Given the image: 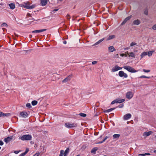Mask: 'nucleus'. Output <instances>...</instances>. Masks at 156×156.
Here are the masks:
<instances>
[{
    "instance_id": "1",
    "label": "nucleus",
    "mask_w": 156,
    "mask_h": 156,
    "mask_svg": "<svg viewBox=\"0 0 156 156\" xmlns=\"http://www.w3.org/2000/svg\"><path fill=\"white\" fill-rule=\"evenodd\" d=\"M32 137L31 135L29 134L25 135L20 137L19 138V140L20 139L22 140H32Z\"/></svg>"
},
{
    "instance_id": "2",
    "label": "nucleus",
    "mask_w": 156,
    "mask_h": 156,
    "mask_svg": "<svg viewBox=\"0 0 156 156\" xmlns=\"http://www.w3.org/2000/svg\"><path fill=\"white\" fill-rule=\"evenodd\" d=\"M65 126L67 128L70 129L77 126V124L75 122H66L65 124Z\"/></svg>"
},
{
    "instance_id": "3",
    "label": "nucleus",
    "mask_w": 156,
    "mask_h": 156,
    "mask_svg": "<svg viewBox=\"0 0 156 156\" xmlns=\"http://www.w3.org/2000/svg\"><path fill=\"white\" fill-rule=\"evenodd\" d=\"M123 68L129 72L131 73H136L138 71L135 70L133 68L129 66H124Z\"/></svg>"
},
{
    "instance_id": "4",
    "label": "nucleus",
    "mask_w": 156,
    "mask_h": 156,
    "mask_svg": "<svg viewBox=\"0 0 156 156\" xmlns=\"http://www.w3.org/2000/svg\"><path fill=\"white\" fill-rule=\"evenodd\" d=\"M29 113V112H27L26 111H23L20 112V116L23 118H26L28 117Z\"/></svg>"
},
{
    "instance_id": "5",
    "label": "nucleus",
    "mask_w": 156,
    "mask_h": 156,
    "mask_svg": "<svg viewBox=\"0 0 156 156\" xmlns=\"http://www.w3.org/2000/svg\"><path fill=\"white\" fill-rule=\"evenodd\" d=\"M119 76L121 77H124V78H127L128 77V75L126 73H125L123 71H121L119 72Z\"/></svg>"
},
{
    "instance_id": "6",
    "label": "nucleus",
    "mask_w": 156,
    "mask_h": 156,
    "mask_svg": "<svg viewBox=\"0 0 156 156\" xmlns=\"http://www.w3.org/2000/svg\"><path fill=\"white\" fill-rule=\"evenodd\" d=\"M133 96V94L131 92L129 91L126 93V97L127 98L130 99Z\"/></svg>"
},
{
    "instance_id": "7",
    "label": "nucleus",
    "mask_w": 156,
    "mask_h": 156,
    "mask_svg": "<svg viewBox=\"0 0 156 156\" xmlns=\"http://www.w3.org/2000/svg\"><path fill=\"white\" fill-rule=\"evenodd\" d=\"M122 68L119 67L118 66L116 65L113 67L112 71L115 72L120 69H121Z\"/></svg>"
},
{
    "instance_id": "8",
    "label": "nucleus",
    "mask_w": 156,
    "mask_h": 156,
    "mask_svg": "<svg viewBox=\"0 0 156 156\" xmlns=\"http://www.w3.org/2000/svg\"><path fill=\"white\" fill-rule=\"evenodd\" d=\"M131 117V114L130 113H128L124 115L123 116V119L124 120H127L130 118Z\"/></svg>"
},
{
    "instance_id": "9",
    "label": "nucleus",
    "mask_w": 156,
    "mask_h": 156,
    "mask_svg": "<svg viewBox=\"0 0 156 156\" xmlns=\"http://www.w3.org/2000/svg\"><path fill=\"white\" fill-rule=\"evenodd\" d=\"M72 75H69L67 77L65 78L63 80L62 82L63 83H66L67 82L71 80L72 78Z\"/></svg>"
},
{
    "instance_id": "10",
    "label": "nucleus",
    "mask_w": 156,
    "mask_h": 156,
    "mask_svg": "<svg viewBox=\"0 0 156 156\" xmlns=\"http://www.w3.org/2000/svg\"><path fill=\"white\" fill-rule=\"evenodd\" d=\"M12 139V136H8L7 138H5L4 141L6 143H8Z\"/></svg>"
},
{
    "instance_id": "11",
    "label": "nucleus",
    "mask_w": 156,
    "mask_h": 156,
    "mask_svg": "<svg viewBox=\"0 0 156 156\" xmlns=\"http://www.w3.org/2000/svg\"><path fill=\"white\" fill-rule=\"evenodd\" d=\"M153 133V132L151 131H149L148 132H144L143 135L144 136H147L150 135L151 134Z\"/></svg>"
},
{
    "instance_id": "12",
    "label": "nucleus",
    "mask_w": 156,
    "mask_h": 156,
    "mask_svg": "<svg viewBox=\"0 0 156 156\" xmlns=\"http://www.w3.org/2000/svg\"><path fill=\"white\" fill-rule=\"evenodd\" d=\"M48 0H41V5L42 6L45 5L48 3Z\"/></svg>"
},
{
    "instance_id": "13",
    "label": "nucleus",
    "mask_w": 156,
    "mask_h": 156,
    "mask_svg": "<svg viewBox=\"0 0 156 156\" xmlns=\"http://www.w3.org/2000/svg\"><path fill=\"white\" fill-rule=\"evenodd\" d=\"M115 37V36L114 35H111L107 36L106 39V41H108L114 38Z\"/></svg>"
},
{
    "instance_id": "14",
    "label": "nucleus",
    "mask_w": 156,
    "mask_h": 156,
    "mask_svg": "<svg viewBox=\"0 0 156 156\" xmlns=\"http://www.w3.org/2000/svg\"><path fill=\"white\" fill-rule=\"evenodd\" d=\"M47 30L46 29H42V30H34L32 32V33H39L42 32H43Z\"/></svg>"
},
{
    "instance_id": "15",
    "label": "nucleus",
    "mask_w": 156,
    "mask_h": 156,
    "mask_svg": "<svg viewBox=\"0 0 156 156\" xmlns=\"http://www.w3.org/2000/svg\"><path fill=\"white\" fill-rule=\"evenodd\" d=\"M108 51L110 52H112L116 50V49L113 46H111L108 47Z\"/></svg>"
},
{
    "instance_id": "16",
    "label": "nucleus",
    "mask_w": 156,
    "mask_h": 156,
    "mask_svg": "<svg viewBox=\"0 0 156 156\" xmlns=\"http://www.w3.org/2000/svg\"><path fill=\"white\" fill-rule=\"evenodd\" d=\"M131 18L130 16H128L124 20L122 23L121 25H123L125 24L126 22L129 20Z\"/></svg>"
},
{
    "instance_id": "17",
    "label": "nucleus",
    "mask_w": 156,
    "mask_h": 156,
    "mask_svg": "<svg viewBox=\"0 0 156 156\" xmlns=\"http://www.w3.org/2000/svg\"><path fill=\"white\" fill-rule=\"evenodd\" d=\"M126 54H127L128 55H129V57H131L133 58L135 57V54L133 52H130L129 53H128V51H126Z\"/></svg>"
},
{
    "instance_id": "18",
    "label": "nucleus",
    "mask_w": 156,
    "mask_h": 156,
    "mask_svg": "<svg viewBox=\"0 0 156 156\" xmlns=\"http://www.w3.org/2000/svg\"><path fill=\"white\" fill-rule=\"evenodd\" d=\"M140 23V21L137 19V20H134L133 21V24L135 25H138Z\"/></svg>"
},
{
    "instance_id": "19",
    "label": "nucleus",
    "mask_w": 156,
    "mask_h": 156,
    "mask_svg": "<svg viewBox=\"0 0 156 156\" xmlns=\"http://www.w3.org/2000/svg\"><path fill=\"white\" fill-rule=\"evenodd\" d=\"M98 148L97 147H94L92 149L91 151V152L94 154H95L96 152L98 150Z\"/></svg>"
},
{
    "instance_id": "20",
    "label": "nucleus",
    "mask_w": 156,
    "mask_h": 156,
    "mask_svg": "<svg viewBox=\"0 0 156 156\" xmlns=\"http://www.w3.org/2000/svg\"><path fill=\"white\" fill-rule=\"evenodd\" d=\"M9 6L10 8L12 9H13L15 8V5L14 4L12 3L9 4Z\"/></svg>"
},
{
    "instance_id": "21",
    "label": "nucleus",
    "mask_w": 156,
    "mask_h": 156,
    "mask_svg": "<svg viewBox=\"0 0 156 156\" xmlns=\"http://www.w3.org/2000/svg\"><path fill=\"white\" fill-rule=\"evenodd\" d=\"M69 148H67L66 149V150L64 153V156H67V154L69 153Z\"/></svg>"
},
{
    "instance_id": "22",
    "label": "nucleus",
    "mask_w": 156,
    "mask_h": 156,
    "mask_svg": "<svg viewBox=\"0 0 156 156\" xmlns=\"http://www.w3.org/2000/svg\"><path fill=\"white\" fill-rule=\"evenodd\" d=\"M116 100V102L117 103H122L125 101V99H117Z\"/></svg>"
},
{
    "instance_id": "23",
    "label": "nucleus",
    "mask_w": 156,
    "mask_h": 156,
    "mask_svg": "<svg viewBox=\"0 0 156 156\" xmlns=\"http://www.w3.org/2000/svg\"><path fill=\"white\" fill-rule=\"evenodd\" d=\"M120 136V135L119 134H115L113 135V138L115 139H118Z\"/></svg>"
},
{
    "instance_id": "24",
    "label": "nucleus",
    "mask_w": 156,
    "mask_h": 156,
    "mask_svg": "<svg viewBox=\"0 0 156 156\" xmlns=\"http://www.w3.org/2000/svg\"><path fill=\"white\" fill-rule=\"evenodd\" d=\"M154 51H148L147 53V55L148 56L150 57L152 55V54Z\"/></svg>"
},
{
    "instance_id": "25",
    "label": "nucleus",
    "mask_w": 156,
    "mask_h": 156,
    "mask_svg": "<svg viewBox=\"0 0 156 156\" xmlns=\"http://www.w3.org/2000/svg\"><path fill=\"white\" fill-rule=\"evenodd\" d=\"M28 3V2H24L23 3V7L27 9L26 6H29V5Z\"/></svg>"
},
{
    "instance_id": "26",
    "label": "nucleus",
    "mask_w": 156,
    "mask_h": 156,
    "mask_svg": "<svg viewBox=\"0 0 156 156\" xmlns=\"http://www.w3.org/2000/svg\"><path fill=\"white\" fill-rule=\"evenodd\" d=\"M147 55V53L146 52H144L142 53L140 55V56L141 57V58H143L144 56Z\"/></svg>"
},
{
    "instance_id": "27",
    "label": "nucleus",
    "mask_w": 156,
    "mask_h": 156,
    "mask_svg": "<svg viewBox=\"0 0 156 156\" xmlns=\"http://www.w3.org/2000/svg\"><path fill=\"white\" fill-rule=\"evenodd\" d=\"M115 108H112L104 111L105 112H109L115 109Z\"/></svg>"
},
{
    "instance_id": "28",
    "label": "nucleus",
    "mask_w": 156,
    "mask_h": 156,
    "mask_svg": "<svg viewBox=\"0 0 156 156\" xmlns=\"http://www.w3.org/2000/svg\"><path fill=\"white\" fill-rule=\"evenodd\" d=\"M35 7V5H32L31 6L29 5V6H27L26 7L27 8V9H31L34 8Z\"/></svg>"
},
{
    "instance_id": "29",
    "label": "nucleus",
    "mask_w": 156,
    "mask_h": 156,
    "mask_svg": "<svg viewBox=\"0 0 156 156\" xmlns=\"http://www.w3.org/2000/svg\"><path fill=\"white\" fill-rule=\"evenodd\" d=\"M37 103V102L36 101H32L31 104L32 105L34 106L36 105Z\"/></svg>"
},
{
    "instance_id": "30",
    "label": "nucleus",
    "mask_w": 156,
    "mask_h": 156,
    "mask_svg": "<svg viewBox=\"0 0 156 156\" xmlns=\"http://www.w3.org/2000/svg\"><path fill=\"white\" fill-rule=\"evenodd\" d=\"M79 115L83 117H85L87 116V115L86 114L83 113H80L79 114Z\"/></svg>"
},
{
    "instance_id": "31",
    "label": "nucleus",
    "mask_w": 156,
    "mask_h": 156,
    "mask_svg": "<svg viewBox=\"0 0 156 156\" xmlns=\"http://www.w3.org/2000/svg\"><path fill=\"white\" fill-rule=\"evenodd\" d=\"M10 115V113H5V114H4V113H3L2 115V116H9Z\"/></svg>"
},
{
    "instance_id": "32",
    "label": "nucleus",
    "mask_w": 156,
    "mask_h": 156,
    "mask_svg": "<svg viewBox=\"0 0 156 156\" xmlns=\"http://www.w3.org/2000/svg\"><path fill=\"white\" fill-rule=\"evenodd\" d=\"M1 27H7L8 25L5 23H3L1 24Z\"/></svg>"
},
{
    "instance_id": "33",
    "label": "nucleus",
    "mask_w": 156,
    "mask_h": 156,
    "mask_svg": "<svg viewBox=\"0 0 156 156\" xmlns=\"http://www.w3.org/2000/svg\"><path fill=\"white\" fill-rule=\"evenodd\" d=\"M26 106L28 108H30L31 107V104L30 103H27L26 105Z\"/></svg>"
},
{
    "instance_id": "34",
    "label": "nucleus",
    "mask_w": 156,
    "mask_h": 156,
    "mask_svg": "<svg viewBox=\"0 0 156 156\" xmlns=\"http://www.w3.org/2000/svg\"><path fill=\"white\" fill-rule=\"evenodd\" d=\"M64 151L63 150H61L60 151V154L59 155V156H62L63 154H64Z\"/></svg>"
},
{
    "instance_id": "35",
    "label": "nucleus",
    "mask_w": 156,
    "mask_h": 156,
    "mask_svg": "<svg viewBox=\"0 0 156 156\" xmlns=\"http://www.w3.org/2000/svg\"><path fill=\"white\" fill-rule=\"evenodd\" d=\"M143 71L144 72H145V73H149V72H150V70H146L145 69H143Z\"/></svg>"
},
{
    "instance_id": "36",
    "label": "nucleus",
    "mask_w": 156,
    "mask_h": 156,
    "mask_svg": "<svg viewBox=\"0 0 156 156\" xmlns=\"http://www.w3.org/2000/svg\"><path fill=\"white\" fill-rule=\"evenodd\" d=\"M124 106V105L123 104L120 105H119L117 107H119V108H122Z\"/></svg>"
},
{
    "instance_id": "37",
    "label": "nucleus",
    "mask_w": 156,
    "mask_h": 156,
    "mask_svg": "<svg viewBox=\"0 0 156 156\" xmlns=\"http://www.w3.org/2000/svg\"><path fill=\"white\" fill-rule=\"evenodd\" d=\"M136 43L133 42L130 44V46L131 47H132L135 45H136Z\"/></svg>"
},
{
    "instance_id": "38",
    "label": "nucleus",
    "mask_w": 156,
    "mask_h": 156,
    "mask_svg": "<svg viewBox=\"0 0 156 156\" xmlns=\"http://www.w3.org/2000/svg\"><path fill=\"white\" fill-rule=\"evenodd\" d=\"M29 151V149L28 148H27L25 152L23 153H24V154H26L27 153V152H28Z\"/></svg>"
},
{
    "instance_id": "39",
    "label": "nucleus",
    "mask_w": 156,
    "mask_h": 156,
    "mask_svg": "<svg viewBox=\"0 0 156 156\" xmlns=\"http://www.w3.org/2000/svg\"><path fill=\"white\" fill-rule=\"evenodd\" d=\"M152 28L154 30H156V24L153 25L152 27Z\"/></svg>"
},
{
    "instance_id": "40",
    "label": "nucleus",
    "mask_w": 156,
    "mask_h": 156,
    "mask_svg": "<svg viewBox=\"0 0 156 156\" xmlns=\"http://www.w3.org/2000/svg\"><path fill=\"white\" fill-rule=\"evenodd\" d=\"M115 103H117V102H116V99L115 100H114V101H113L112 102H111V104L112 105H113Z\"/></svg>"
},
{
    "instance_id": "41",
    "label": "nucleus",
    "mask_w": 156,
    "mask_h": 156,
    "mask_svg": "<svg viewBox=\"0 0 156 156\" xmlns=\"http://www.w3.org/2000/svg\"><path fill=\"white\" fill-rule=\"evenodd\" d=\"M105 38H103L101 39L100 40H99L98 41L99 42V43H100L101 42L103 41L104 40Z\"/></svg>"
},
{
    "instance_id": "42",
    "label": "nucleus",
    "mask_w": 156,
    "mask_h": 156,
    "mask_svg": "<svg viewBox=\"0 0 156 156\" xmlns=\"http://www.w3.org/2000/svg\"><path fill=\"white\" fill-rule=\"evenodd\" d=\"M97 63V61H93V62H92V64L93 65H94V64Z\"/></svg>"
},
{
    "instance_id": "43",
    "label": "nucleus",
    "mask_w": 156,
    "mask_h": 156,
    "mask_svg": "<svg viewBox=\"0 0 156 156\" xmlns=\"http://www.w3.org/2000/svg\"><path fill=\"white\" fill-rule=\"evenodd\" d=\"M108 137L107 136H106L105 137L104 139L103 140V141L104 142L108 138Z\"/></svg>"
},
{
    "instance_id": "44",
    "label": "nucleus",
    "mask_w": 156,
    "mask_h": 156,
    "mask_svg": "<svg viewBox=\"0 0 156 156\" xmlns=\"http://www.w3.org/2000/svg\"><path fill=\"white\" fill-rule=\"evenodd\" d=\"M121 56H125V57H126L127 56V55L126 54H122L121 55Z\"/></svg>"
},
{
    "instance_id": "45",
    "label": "nucleus",
    "mask_w": 156,
    "mask_h": 156,
    "mask_svg": "<svg viewBox=\"0 0 156 156\" xmlns=\"http://www.w3.org/2000/svg\"><path fill=\"white\" fill-rule=\"evenodd\" d=\"M144 13L146 15H147L148 14V11H147V10H145V11H144Z\"/></svg>"
},
{
    "instance_id": "46",
    "label": "nucleus",
    "mask_w": 156,
    "mask_h": 156,
    "mask_svg": "<svg viewBox=\"0 0 156 156\" xmlns=\"http://www.w3.org/2000/svg\"><path fill=\"white\" fill-rule=\"evenodd\" d=\"M146 77H147V76H142L139 77L140 78H146Z\"/></svg>"
},
{
    "instance_id": "47",
    "label": "nucleus",
    "mask_w": 156,
    "mask_h": 156,
    "mask_svg": "<svg viewBox=\"0 0 156 156\" xmlns=\"http://www.w3.org/2000/svg\"><path fill=\"white\" fill-rule=\"evenodd\" d=\"M99 42H98V41H97V42H96V43H95L94 45H93V46H95V45H96L98 44H99Z\"/></svg>"
},
{
    "instance_id": "48",
    "label": "nucleus",
    "mask_w": 156,
    "mask_h": 156,
    "mask_svg": "<svg viewBox=\"0 0 156 156\" xmlns=\"http://www.w3.org/2000/svg\"><path fill=\"white\" fill-rule=\"evenodd\" d=\"M4 144L3 142V141L2 140H0V145H3Z\"/></svg>"
},
{
    "instance_id": "49",
    "label": "nucleus",
    "mask_w": 156,
    "mask_h": 156,
    "mask_svg": "<svg viewBox=\"0 0 156 156\" xmlns=\"http://www.w3.org/2000/svg\"><path fill=\"white\" fill-rule=\"evenodd\" d=\"M25 154L23 153L21 154L19 156H24Z\"/></svg>"
},
{
    "instance_id": "50",
    "label": "nucleus",
    "mask_w": 156,
    "mask_h": 156,
    "mask_svg": "<svg viewBox=\"0 0 156 156\" xmlns=\"http://www.w3.org/2000/svg\"><path fill=\"white\" fill-rule=\"evenodd\" d=\"M19 152V151H14V153L16 154H17Z\"/></svg>"
},
{
    "instance_id": "51",
    "label": "nucleus",
    "mask_w": 156,
    "mask_h": 156,
    "mask_svg": "<svg viewBox=\"0 0 156 156\" xmlns=\"http://www.w3.org/2000/svg\"><path fill=\"white\" fill-rule=\"evenodd\" d=\"M58 9H54L52 11V12H54V11H57L58 10Z\"/></svg>"
},
{
    "instance_id": "52",
    "label": "nucleus",
    "mask_w": 156,
    "mask_h": 156,
    "mask_svg": "<svg viewBox=\"0 0 156 156\" xmlns=\"http://www.w3.org/2000/svg\"><path fill=\"white\" fill-rule=\"evenodd\" d=\"M139 156H145V154H139Z\"/></svg>"
},
{
    "instance_id": "53",
    "label": "nucleus",
    "mask_w": 156,
    "mask_h": 156,
    "mask_svg": "<svg viewBox=\"0 0 156 156\" xmlns=\"http://www.w3.org/2000/svg\"><path fill=\"white\" fill-rule=\"evenodd\" d=\"M103 142H104V141H103L102 140V141H100L98 142L97 143L98 144H101L102 143H103Z\"/></svg>"
},
{
    "instance_id": "54",
    "label": "nucleus",
    "mask_w": 156,
    "mask_h": 156,
    "mask_svg": "<svg viewBox=\"0 0 156 156\" xmlns=\"http://www.w3.org/2000/svg\"><path fill=\"white\" fill-rule=\"evenodd\" d=\"M63 43L64 44H66L67 43L66 41H63Z\"/></svg>"
},
{
    "instance_id": "55",
    "label": "nucleus",
    "mask_w": 156,
    "mask_h": 156,
    "mask_svg": "<svg viewBox=\"0 0 156 156\" xmlns=\"http://www.w3.org/2000/svg\"><path fill=\"white\" fill-rule=\"evenodd\" d=\"M67 18L68 19H70V17L69 16V15H67Z\"/></svg>"
},
{
    "instance_id": "56",
    "label": "nucleus",
    "mask_w": 156,
    "mask_h": 156,
    "mask_svg": "<svg viewBox=\"0 0 156 156\" xmlns=\"http://www.w3.org/2000/svg\"><path fill=\"white\" fill-rule=\"evenodd\" d=\"M2 114H3L2 112H0V117L2 116Z\"/></svg>"
},
{
    "instance_id": "57",
    "label": "nucleus",
    "mask_w": 156,
    "mask_h": 156,
    "mask_svg": "<svg viewBox=\"0 0 156 156\" xmlns=\"http://www.w3.org/2000/svg\"><path fill=\"white\" fill-rule=\"evenodd\" d=\"M39 155V154H34V156H38Z\"/></svg>"
},
{
    "instance_id": "58",
    "label": "nucleus",
    "mask_w": 156,
    "mask_h": 156,
    "mask_svg": "<svg viewBox=\"0 0 156 156\" xmlns=\"http://www.w3.org/2000/svg\"><path fill=\"white\" fill-rule=\"evenodd\" d=\"M29 37H30V38H31L32 37V35H29Z\"/></svg>"
},
{
    "instance_id": "59",
    "label": "nucleus",
    "mask_w": 156,
    "mask_h": 156,
    "mask_svg": "<svg viewBox=\"0 0 156 156\" xmlns=\"http://www.w3.org/2000/svg\"><path fill=\"white\" fill-rule=\"evenodd\" d=\"M147 78L149 79L150 78V76H147V77H146Z\"/></svg>"
},
{
    "instance_id": "60",
    "label": "nucleus",
    "mask_w": 156,
    "mask_h": 156,
    "mask_svg": "<svg viewBox=\"0 0 156 156\" xmlns=\"http://www.w3.org/2000/svg\"><path fill=\"white\" fill-rule=\"evenodd\" d=\"M147 155H150V154L149 153H147Z\"/></svg>"
},
{
    "instance_id": "61",
    "label": "nucleus",
    "mask_w": 156,
    "mask_h": 156,
    "mask_svg": "<svg viewBox=\"0 0 156 156\" xmlns=\"http://www.w3.org/2000/svg\"><path fill=\"white\" fill-rule=\"evenodd\" d=\"M2 29L3 30V31H4L5 30H6V29L5 28H3Z\"/></svg>"
},
{
    "instance_id": "62",
    "label": "nucleus",
    "mask_w": 156,
    "mask_h": 156,
    "mask_svg": "<svg viewBox=\"0 0 156 156\" xmlns=\"http://www.w3.org/2000/svg\"><path fill=\"white\" fill-rule=\"evenodd\" d=\"M125 50H128V48H125L124 49Z\"/></svg>"
},
{
    "instance_id": "63",
    "label": "nucleus",
    "mask_w": 156,
    "mask_h": 156,
    "mask_svg": "<svg viewBox=\"0 0 156 156\" xmlns=\"http://www.w3.org/2000/svg\"><path fill=\"white\" fill-rule=\"evenodd\" d=\"M145 155L146 156V155H147V153H145Z\"/></svg>"
},
{
    "instance_id": "64",
    "label": "nucleus",
    "mask_w": 156,
    "mask_h": 156,
    "mask_svg": "<svg viewBox=\"0 0 156 156\" xmlns=\"http://www.w3.org/2000/svg\"><path fill=\"white\" fill-rule=\"evenodd\" d=\"M15 34V35H16V36H17L18 37V35H17V34Z\"/></svg>"
}]
</instances>
